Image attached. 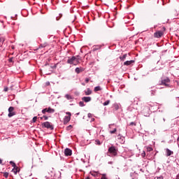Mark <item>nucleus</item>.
Listing matches in <instances>:
<instances>
[{
  "mask_svg": "<svg viewBox=\"0 0 179 179\" xmlns=\"http://www.w3.org/2000/svg\"><path fill=\"white\" fill-rule=\"evenodd\" d=\"M163 121H164H164H166V119H165V118H163Z\"/></svg>",
  "mask_w": 179,
  "mask_h": 179,
  "instance_id": "nucleus-47",
  "label": "nucleus"
},
{
  "mask_svg": "<svg viewBox=\"0 0 179 179\" xmlns=\"http://www.w3.org/2000/svg\"><path fill=\"white\" fill-rule=\"evenodd\" d=\"M113 127H115V124H109V129H110L109 132L112 135L115 134V132H117V127L113 128Z\"/></svg>",
  "mask_w": 179,
  "mask_h": 179,
  "instance_id": "nucleus-8",
  "label": "nucleus"
},
{
  "mask_svg": "<svg viewBox=\"0 0 179 179\" xmlns=\"http://www.w3.org/2000/svg\"><path fill=\"white\" fill-rule=\"evenodd\" d=\"M13 115H16V113L15 112V108H13V106H10L8 108V117H9V118L13 117Z\"/></svg>",
  "mask_w": 179,
  "mask_h": 179,
  "instance_id": "nucleus-6",
  "label": "nucleus"
},
{
  "mask_svg": "<svg viewBox=\"0 0 179 179\" xmlns=\"http://www.w3.org/2000/svg\"><path fill=\"white\" fill-rule=\"evenodd\" d=\"M6 177H8V173H6Z\"/></svg>",
  "mask_w": 179,
  "mask_h": 179,
  "instance_id": "nucleus-50",
  "label": "nucleus"
},
{
  "mask_svg": "<svg viewBox=\"0 0 179 179\" xmlns=\"http://www.w3.org/2000/svg\"><path fill=\"white\" fill-rule=\"evenodd\" d=\"M48 45V43H44L41 44L40 47H41V48H45V47H47Z\"/></svg>",
  "mask_w": 179,
  "mask_h": 179,
  "instance_id": "nucleus-22",
  "label": "nucleus"
},
{
  "mask_svg": "<svg viewBox=\"0 0 179 179\" xmlns=\"http://www.w3.org/2000/svg\"><path fill=\"white\" fill-rule=\"evenodd\" d=\"M55 112V110L53 108H48V113H52Z\"/></svg>",
  "mask_w": 179,
  "mask_h": 179,
  "instance_id": "nucleus-23",
  "label": "nucleus"
},
{
  "mask_svg": "<svg viewBox=\"0 0 179 179\" xmlns=\"http://www.w3.org/2000/svg\"><path fill=\"white\" fill-rule=\"evenodd\" d=\"M77 114V115H79V113H76Z\"/></svg>",
  "mask_w": 179,
  "mask_h": 179,
  "instance_id": "nucleus-52",
  "label": "nucleus"
},
{
  "mask_svg": "<svg viewBox=\"0 0 179 179\" xmlns=\"http://www.w3.org/2000/svg\"><path fill=\"white\" fill-rule=\"evenodd\" d=\"M43 128H47V129H54V126L51 124L50 122H45L42 124Z\"/></svg>",
  "mask_w": 179,
  "mask_h": 179,
  "instance_id": "nucleus-4",
  "label": "nucleus"
},
{
  "mask_svg": "<svg viewBox=\"0 0 179 179\" xmlns=\"http://www.w3.org/2000/svg\"><path fill=\"white\" fill-rule=\"evenodd\" d=\"M46 86H50V82L46 83Z\"/></svg>",
  "mask_w": 179,
  "mask_h": 179,
  "instance_id": "nucleus-43",
  "label": "nucleus"
},
{
  "mask_svg": "<svg viewBox=\"0 0 179 179\" xmlns=\"http://www.w3.org/2000/svg\"><path fill=\"white\" fill-rule=\"evenodd\" d=\"M126 58H127V54H124L123 56L120 57V61H125Z\"/></svg>",
  "mask_w": 179,
  "mask_h": 179,
  "instance_id": "nucleus-20",
  "label": "nucleus"
},
{
  "mask_svg": "<svg viewBox=\"0 0 179 179\" xmlns=\"http://www.w3.org/2000/svg\"><path fill=\"white\" fill-rule=\"evenodd\" d=\"M8 62H13V57H10V58L8 59Z\"/></svg>",
  "mask_w": 179,
  "mask_h": 179,
  "instance_id": "nucleus-33",
  "label": "nucleus"
},
{
  "mask_svg": "<svg viewBox=\"0 0 179 179\" xmlns=\"http://www.w3.org/2000/svg\"><path fill=\"white\" fill-rule=\"evenodd\" d=\"M20 170V169H19V167L15 166V167L13 169L12 172L14 173V174L16 176V174H17V173H19Z\"/></svg>",
  "mask_w": 179,
  "mask_h": 179,
  "instance_id": "nucleus-14",
  "label": "nucleus"
},
{
  "mask_svg": "<svg viewBox=\"0 0 179 179\" xmlns=\"http://www.w3.org/2000/svg\"><path fill=\"white\" fill-rule=\"evenodd\" d=\"M65 99H66L67 100H73V96L71 94H66L65 96H64Z\"/></svg>",
  "mask_w": 179,
  "mask_h": 179,
  "instance_id": "nucleus-17",
  "label": "nucleus"
},
{
  "mask_svg": "<svg viewBox=\"0 0 179 179\" xmlns=\"http://www.w3.org/2000/svg\"><path fill=\"white\" fill-rule=\"evenodd\" d=\"M141 156H142V157H145V156H146V152H145V151H143V152L141 153Z\"/></svg>",
  "mask_w": 179,
  "mask_h": 179,
  "instance_id": "nucleus-31",
  "label": "nucleus"
},
{
  "mask_svg": "<svg viewBox=\"0 0 179 179\" xmlns=\"http://www.w3.org/2000/svg\"><path fill=\"white\" fill-rule=\"evenodd\" d=\"M110 104V100L106 101L103 103V106H108Z\"/></svg>",
  "mask_w": 179,
  "mask_h": 179,
  "instance_id": "nucleus-24",
  "label": "nucleus"
},
{
  "mask_svg": "<svg viewBox=\"0 0 179 179\" xmlns=\"http://www.w3.org/2000/svg\"><path fill=\"white\" fill-rule=\"evenodd\" d=\"M96 145H101V143H100V141H99V140H96Z\"/></svg>",
  "mask_w": 179,
  "mask_h": 179,
  "instance_id": "nucleus-32",
  "label": "nucleus"
},
{
  "mask_svg": "<svg viewBox=\"0 0 179 179\" xmlns=\"http://www.w3.org/2000/svg\"><path fill=\"white\" fill-rule=\"evenodd\" d=\"M64 155L65 156L68 157V156H72V150L69 149V148H66L64 150Z\"/></svg>",
  "mask_w": 179,
  "mask_h": 179,
  "instance_id": "nucleus-10",
  "label": "nucleus"
},
{
  "mask_svg": "<svg viewBox=\"0 0 179 179\" xmlns=\"http://www.w3.org/2000/svg\"><path fill=\"white\" fill-rule=\"evenodd\" d=\"M94 92H100V90H101V87H100V86H97L94 87Z\"/></svg>",
  "mask_w": 179,
  "mask_h": 179,
  "instance_id": "nucleus-21",
  "label": "nucleus"
},
{
  "mask_svg": "<svg viewBox=\"0 0 179 179\" xmlns=\"http://www.w3.org/2000/svg\"><path fill=\"white\" fill-rule=\"evenodd\" d=\"M108 164H113V162H108Z\"/></svg>",
  "mask_w": 179,
  "mask_h": 179,
  "instance_id": "nucleus-46",
  "label": "nucleus"
},
{
  "mask_svg": "<svg viewBox=\"0 0 179 179\" xmlns=\"http://www.w3.org/2000/svg\"><path fill=\"white\" fill-rule=\"evenodd\" d=\"M118 155V150L115 148V146H111L108 150V156L110 157H115Z\"/></svg>",
  "mask_w": 179,
  "mask_h": 179,
  "instance_id": "nucleus-2",
  "label": "nucleus"
},
{
  "mask_svg": "<svg viewBox=\"0 0 179 179\" xmlns=\"http://www.w3.org/2000/svg\"><path fill=\"white\" fill-rule=\"evenodd\" d=\"M33 122H36V121H37V117H34L32 119Z\"/></svg>",
  "mask_w": 179,
  "mask_h": 179,
  "instance_id": "nucleus-30",
  "label": "nucleus"
},
{
  "mask_svg": "<svg viewBox=\"0 0 179 179\" xmlns=\"http://www.w3.org/2000/svg\"><path fill=\"white\" fill-rule=\"evenodd\" d=\"M117 139H122V141H120V143H125V139L120 134L117 135Z\"/></svg>",
  "mask_w": 179,
  "mask_h": 179,
  "instance_id": "nucleus-18",
  "label": "nucleus"
},
{
  "mask_svg": "<svg viewBox=\"0 0 179 179\" xmlns=\"http://www.w3.org/2000/svg\"><path fill=\"white\" fill-rule=\"evenodd\" d=\"M83 86H85V84H84V83H83Z\"/></svg>",
  "mask_w": 179,
  "mask_h": 179,
  "instance_id": "nucleus-53",
  "label": "nucleus"
},
{
  "mask_svg": "<svg viewBox=\"0 0 179 179\" xmlns=\"http://www.w3.org/2000/svg\"><path fill=\"white\" fill-rule=\"evenodd\" d=\"M4 92H8V87L4 88Z\"/></svg>",
  "mask_w": 179,
  "mask_h": 179,
  "instance_id": "nucleus-44",
  "label": "nucleus"
},
{
  "mask_svg": "<svg viewBox=\"0 0 179 179\" xmlns=\"http://www.w3.org/2000/svg\"><path fill=\"white\" fill-rule=\"evenodd\" d=\"M85 179H90V178L87 177V178H86Z\"/></svg>",
  "mask_w": 179,
  "mask_h": 179,
  "instance_id": "nucleus-51",
  "label": "nucleus"
},
{
  "mask_svg": "<svg viewBox=\"0 0 179 179\" xmlns=\"http://www.w3.org/2000/svg\"><path fill=\"white\" fill-rule=\"evenodd\" d=\"M67 64H69L70 65H74L76 66L78 64H80V56H73L71 57H69L67 60Z\"/></svg>",
  "mask_w": 179,
  "mask_h": 179,
  "instance_id": "nucleus-1",
  "label": "nucleus"
},
{
  "mask_svg": "<svg viewBox=\"0 0 179 179\" xmlns=\"http://www.w3.org/2000/svg\"><path fill=\"white\" fill-rule=\"evenodd\" d=\"M150 106L151 107H153V106H155V103H151L150 104Z\"/></svg>",
  "mask_w": 179,
  "mask_h": 179,
  "instance_id": "nucleus-42",
  "label": "nucleus"
},
{
  "mask_svg": "<svg viewBox=\"0 0 179 179\" xmlns=\"http://www.w3.org/2000/svg\"><path fill=\"white\" fill-rule=\"evenodd\" d=\"M84 71H85V69L83 68H79V67H77L75 69V72L76 73H80V72H83Z\"/></svg>",
  "mask_w": 179,
  "mask_h": 179,
  "instance_id": "nucleus-15",
  "label": "nucleus"
},
{
  "mask_svg": "<svg viewBox=\"0 0 179 179\" xmlns=\"http://www.w3.org/2000/svg\"><path fill=\"white\" fill-rule=\"evenodd\" d=\"M69 127H72L71 125H70Z\"/></svg>",
  "mask_w": 179,
  "mask_h": 179,
  "instance_id": "nucleus-54",
  "label": "nucleus"
},
{
  "mask_svg": "<svg viewBox=\"0 0 179 179\" xmlns=\"http://www.w3.org/2000/svg\"><path fill=\"white\" fill-rule=\"evenodd\" d=\"M113 108H115V110H120V108H121V105L118 104V103H115L113 105Z\"/></svg>",
  "mask_w": 179,
  "mask_h": 179,
  "instance_id": "nucleus-19",
  "label": "nucleus"
},
{
  "mask_svg": "<svg viewBox=\"0 0 179 179\" xmlns=\"http://www.w3.org/2000/svg\"><path fill=\"white\" fill-rule=\"evenodd\" d=\"M79 106H80V107H85V102L80 101L79 102Z\"/></svg>",
  "mask_w": 179,
  "mask_h": 179,
  "instance_id": "nucleus-25",
  "label": "nucleus"
},
{
  "mask_svg": "<svg viewBox=\"0 0 179 179\" xmlns=\"http://www.w3.org/2000/svg\"><path fill=\"white\" fill-rule=\"evenodd\" d=\"M43 118H44L45 120H48V117H47V116H43Z\"/></svg>",
  "mask_w": 179,
  "mask_h": 179,
  "instance_id": "nucleus-39",
  "label": "nucleus"
},
{
  "mask_svg": "<svg viewBox=\"0 0 179 179\" xmlns=\"http://www.w3.org/2000/svg\"><path fill=\"white\" fill-rule=\"evenodd\" d=\"M85 82H86V83H89V78H86Z\"/></svg>",
  "mask_w": 179,
  "mask_h": 179,
  "instance_id": "nucleus-41",
  "label": "nucleus"
},
{
  "mask_svg": "<svg viewBox=\"0 0 179 179\" xmlns=\"http://www.w3.org/2000/svg\"><path fill=\"white\" fill-rule=\"evenodd\" d=\"M128 110H129V111H131V108H129Z\"/></svg>",
  "mask_w": 179,
  "mask_h": 179,
  "instance_id": "nucleus-48",
  "label": "nucleus"
},
{
  "mask_svg": "<svg viewBox=\"0 0 179 179\" xmlns=\"http://www.w3.org/2000/svg\"><path fill=\"white\" fill-rule=\"evenodd\" d=\"M57 68V64H55L54 66H52V69H55Z\"/></svg>",
  "mask_w": 179,
  "mask_h": 179,
  "instance_id": "nucleus-38",
  "label": "nucleus"
},
{
  "mask_svg": "<svg viewBox=\"0 0 179 179\" xmlns=\"http://www.w3.org/2000/svg\"><path fill=\"white\" fill-rule=\"evenodd\" d=\"M155 179H163V176L155 177Z\"/></svg>",
  "mask_w": 179,
  "mask_h": 179,
  "instance_id": "nucleus-37",
  "label": "nucleus"
},
{
  "mask_svg": "<svg viewBox=\"0 0 179 179\" xmlns=\"http://www.w3.org/2000/svg\"><path fill=\"white\" fill-rule=\"evenodd\" d=\"M10 164H11L12 167H16V164H15V162H13V161L10 162Z\"/></svg>",
  "mask_w": 179,
  "mask_h": 179,
  "instance_id": "nucleus-26",
  "label": "nucleus"
},
{
  "mask_svg": "<svg viewBox=\"0 0 179 179\" xmlns=\"http://www.w3.org/2000/svg\"><path fill=\"white\" fill-rule=\"evenodd\" d=\"M165 152H166V156L167 157H169V156H171V155H174V152L171 151L170 149L169 148H166L165 149Z\"/></svg>",
  "mask_w": 179,
  "mask_h": 179,
  "instance_id": "nucleus-11",
  "label": "nucleus"
},
{
  "mask_svg": "<svg viewBox=\"0 0 179 179\" xmlns=\"http://www.w3.org/2000/svg\"><path fill=\"white\" fill-rule=\"evenodd\" d=\"M162 36H163V31H157L154 34V37H155V38H160Z\"/></svg>",
  "mask_w": 179,
  "mask_h": 179,
  "instance_id": "nucleus-9",
  "label": "nucleus"
},
{
  "mask_svg": "<svg viewBox=\"0 0 179 179\" xmlns=\"http://www.w3.org/2000/svg\"><path fill=\"white\" fill-rule=\"evenodd\" d=\"M0 164H2V160L1 158H0Z\"/></svg>",
  "mask_w": 179,
  "mask_h": 179,
  "instance_id": "nucleus-45",
  "label": "nucleus"
},
{
  "mask_svg": "<svg viewBox=\"0 0 179 179\" xmlns=\"http://www.w3.org/2000/svg\"><path fill=\"white\" fill-rule=\"evenodd\" d=\"M129 125L131 126V127H132V126H136V123H135V122H130L129 123Z\"/></svg>",
  "mask_w": 179,
  "mask_h": 179,
  "instance_id": "nucleus-29",
  "label": "nucleus"
},
{
  "mask_svg": "<svg viewBox=\"0 0 179 179\" xmlns=\"http://www.w3.org/2000/svg\"><path fill=\"white\" fill-rule=\"evenodd\" d=\"M156 90H151V96H155Z\"/></svg>",
  "mask_w": 179,
  "mask_h": 179,
  "instance_id": "nucleus-28",
  "label": "nucleus"
},
{
  "mask_svg": "<svg viewBox=\"0 0 179 179\" xmlns=\"http://www.w3.org/2000/svg\"><path fill=\"white\" fill-rule=\"evenodd\" d=\"M94 120H95L94 117H92V118L91 119V121H90V122H94Z\"/></svg>",
  "mask_w": 179,
  "mask_h": 179,
  "instance_id": "nucleus-40",
  "label": "nucleus"
},
{
  "mask_svg": "<svg viewBox=\"0 0 179 179\" xmlns=\"http://www.w3.org/2000/svg\"><path fill=\"white\" fill-rule=\"evenodd\" d=\"M156 120H157V117H155L153 119V121H154L155 124H156V122H158V121Z\"/></svg>",
  "mask_w": 179,
  "mask_h": 179,
  "instance_id": "nucleus-34",
  "label": "nucleus"
},
{
  "mask_svg": "<svg viewBox=\"0 0 179 179\" xmlns=\"http://www.w3.org/2000/svg\"><path fill=\"white\" fill-rule=\"evenodd\" d=\"M43 114H45L46 113H48V108H45L42 110Z\"/></svg>",
  "mask_w": 179,
  "mask_h": 179,
  "instance_id": "nucleus-27",
  "label": "nucleus"
},
{
  "mask_svg": "<svg viewBox=\"0 0 179 179\" xmlns=\"http://www.w3.org/2000/svg\"><path fill=\"white\" fill-rule=\"evenodd\" d=\"M83 101L85 103H89V101H92V97L90 96H84L82 98Z\"/></svg>",
  "mask_w": 179,
  "mask_h": 179,
  "instance_id": "nucleus-12",
  "label": "nucleus"
},
{
  "mask_svg": "<svg viewBox=\"0 0 179 179\" xmlns=\"http://www.w3.org/2000/svg\"><path fill=\"white\" fill-rule=\"evenodd\" d=\"M66 114L67 116H65L64 118V125H66V124H68V122H69V121H71V117L72 115L71 112H66Z\"/></svg>",
  "mask_w": 179,
  "mask_h": 179,
  "instance_id": "nucleus-3",
  "label": "nucleus"
},
{
  "mask_svg": "<svg viewBox=\"0 0 179 179\" xmlns=\"http://www.w3.org/2000/svg\"><path fill=\"white\" fill-rule=\"evenodd\" d=\"M85 96H90V94H92V90H90V88H88L86 90H85Z\"/></svg>",
  "mask_w": 179,
  "mask_h": 179,
  "instance_id": "nucleus-16",
  "label": "nucleus"
},
{
  "mask_svg": "<svg viewBox=\"0 0 179 179\" xmlns=\"http://www.w3.org/2000/svg\"><path fill=\"white\" fill-rule=\"evenodd\" d=\"M134 62H135L134 60L126 61L124 62V65L126 66H129V65H131V64H134Z\"/></svg>",
  "mask_w": 179,
  "mask_h": 179,
  "instance_id": "nucleus-13",
  "label": "nucleus"
},
{
  "mask_svg": "<svg viewBox=\"0 0 179 179\" xmlns=\"http://www.w3.org/2000/svg\"><path fill=\"white\" fill-rule=\"evenodd\" d=\"M6 177H8V173H6Z\"/></svg>",
  "mask_w": 179,
  "mask_h": 179,
  "instance_id": "nucleus-49",
  "label": "nucleus"
},
{
  "mask_svg": "<svg viewBox=\"0 0 179 179\" xmlns=\"http://www.w3.org/2000/svg\"><path fill=\"white\" fill-rule=\"evenodd\" d=\"M149 107L141 108V111L145 117H149Z\"/></svg>",
  "mask_w": 179,
  "mask_h": 179,
  "instance_id": "nucleus-7",
  "label": "nucleus"
},
{
  "mask_svg": "<svg viewBox=\"0 0 179 179\" xmlns=\"http://www.w3.org/2000/svg\"><path fill=\"white\" fill-rule=\"evenodd\" d=\"M87 117H88V118H92V113H88Z\"/></svg>",
  "mask_w": 179,
  "mask_h": 179,
  "instance_id": "nucleus-36",
  "label": "nucleus"
},
{
  "mask_svg": "<svg viewBox=\"0 0 179 179\" xmlns=\"http://www.w3.org/2000/svg\"><path fill=\"white\" fill-rule=\"evenodd\" d=\"M161 85H164V86H166L167 87H169V86H170V78L167 77L165 78H163L161 80Z\"/></svg>",
  "mask_w": 179,
  "mask_h": 179,
  "instance_id": "nucleus-5",
  "label": "nucleus"
},
{
  "mask_svg": "<svg viewBox=\"0 0 179 179\" xmlns=\"http://www.w3.org/2000/svg\"><path fill=\"white\" fill-rule=\"evenodd\" d=\"M152 150H153V148H152L150 147L148 148V152H152Z\"/></svg>",
  "mask_w": 179,
  "mask_h": 179,
  "instance_id": "nucleus-35",
  "label": "nucleus"
}]
</instances>
